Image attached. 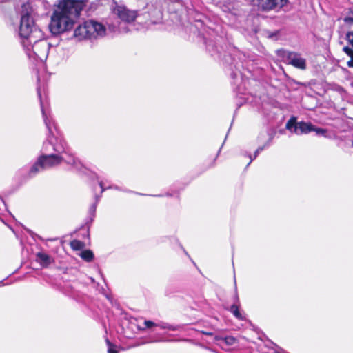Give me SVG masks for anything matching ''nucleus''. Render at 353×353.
Listing matches in <instances>:
<instances>
[{
	"mask_svg": "<svg viewBox=\"0 0 353 353\" xmlns=\"http://www.w3.org/2000/svg\"><path fill=\"white\" fill-rule=\"evenodd\" d=\"M37 95L48 134L47 140L44 141L41 148L42 154L30 168L28 175L30 177L34 176L37 174L57 166L62 162L79 170L81 168V162L71 153L48 110V103L46 101L45 85L41 83L39 76H37Z\"/></svg>",
	"mask_w": 353,
	"mask_h": 353,
	"instance_id": "f257e3e1",
	"label": "nucleus"
},
{
	"mask_svg": "<svg viewBox=\"0 0 353 353\" xmlns=\"http://www.w3.org/2000/svg\"><path fill=\"white\" fill-rule=\"evenodd\" d=\"M83 6V2L78 0L59 1L48 26L50 32L59 35L71 30L74 23V18L80 15Z\"/></svg>",
	"mask_w": 353,
	"mask_h": 353,
	"instance_id": "f03ea898",
	"label": "nucleus"
},
{
	"mask_svg": "<svg viewBox=\"0 0 353 353\" xmlns=\"http://www.w3.org/2000/svg\"><path fill=\"white\" fill-rule=\"evenodd\" d=\"M105 34L106 28L103 23L94 20H88L75 28L73 37L77 41H82L97 39Z\"/></svg>",
	"mask_w": 353,
	"mask_h": 353,
	"instance_id": "7ed1b4c3",
	"label": "nucleus"
},
{
	"mask_svg": "<svg viewBox=\"0 0 353 353\" xmlns=\"http://www.w3.org/2000/svg\"><path fill=\"white\" fill-rule=\"evenodd\" d=\"M19 35L22 46H28L30 39H39L43 37L42 31L35 25L32 15L29 13L23 14L19 28Z\"/></svg>",
	"mask_w": 353,
	"mask_h": 353,
	"instance_id": "20e7f679",
	"label": "nucleus"
},
{
	"mask_svg": "<svg viewBox=\"0 0 353 353\" xmlns=\"http://www.w3.org/2000/svg\"><path fill=\"white\" fill-rule=\"evenodd\" d=\"M23 48L30 59L43 62L47 58L49 44L43 37H40L39 39H30V45Z\"/></svg>",
	"mask_w": 353,
	"mask_h": 353,
	"instance_id": "39448f33",
	"label": "nucleus"
},
{
	"mask_svg": "<svg viewBox=\"0 0 353 353\" xmlns=\"http://www.w3.org/2000/svg\"><path fill=\"white\" fill-rule=\"evenodd\" d=\"M254 5L265 12L279 11L287 5L288 0H251Z\"/></svg>",
	"mask_w": 353,
	"mask_h": 353,
	"instance_id": "423d86ee",
	"label": "nucleus"
},
{
	"mask_svg": "<svg viewBox=\"0 0 353 353\" xmlns=\"http://www.w3.org/2000/svg\"><path fill=\"white\" fill-rule=\"evenodd\" d=\"M154 327H159L161 329L172 331H181L183 330V327L180 325H171L165 322L154 323L152 321L145 319L143 320L142 325H138V329L141 331H145Z\"/></svg>",
	"mask_w": 353,
	"mask_h": 353,
	"instance_id": "0eeeda50",
	"label": "nucleus"
},
{
	"mask_svg": "<svg viewBox=\"0 0 353 353\" xmlns=\"http://www.w3.org/2000/svg\"><path fill=\"white\" fill-rule=\"evenodd\" d=\"M113 13L124 22L130 23L135 20L137 12L127 9L125 6L115 3Z\"/></svg>",
	"mask_w": 353,
	"mask_h": 353,
	"instance_id": "6e6552de",
	"label": "nucleus"
},
{
	"mask_svg": "<svg viewBox=\"0 0 353 353\" xmlns=\"http://www.w3.org/2000/svg\"><path fill=\"white\" fill-rule=\"evenodd\" d=\"M285 57L288 64L300 70H305L306 68V60L300 54L294 52H287Z\"/></svg>",
	"mask_w": 353,
	"mask_h": 353,
	"instance_id": "1a4fd4ad",
	"label": "nucleus"
},
{
	"mask_svg": "<svg viewBox=\"0 0 353 353\" xmlns=\"http://www.w3.org/2000/svg\"><path fill=\"white\" fill-rule=\"evenodd\" d=\"M273 139L274 133L272 131L268 130L261 132L257 138L259 143L265 141L262 146H265V148H268L271 145Z\"/></svg>",
	"mask_w": 353,
	"mask_h": 353,
	"instance_id": "9d476101",
	"label": "nucleus"
},
{
	"mask_svg": "<svg viewBox=\"0 0 353 353\" xmlns=\"http://www.w3.org/2000/svg\"><path fill=\"white\" fill-rule=\"evenodd\" d=\"M313 125L310 123L307 122H299L296 123V126L295 128V134H307L310 132H312Z\"/></svg>",
	"mask_w": 353,
	"mask_h": 353,
	"instance_id": "9b49d317",
	"label": "nucleus"
},
{
	"mask_svg": "<svg viewBox=\"0 0 353 353\" xmlns=\"http://www.w3.org/2000/svg\"><path fill=\"white\" fill-rule=\"evenodd\" d=\"M37 261L39 262L42 267H47L53 262V259L48 254L38 252L37 254Z\"/></svg>",
	"mask_w": 353,
	"mask_h": 353,
	"instance_id": "f8f14e48",
	"label": "nucleus"
},
{
	"mask_svg": "<svg viewBox=\"0 0 353 353\" xmlns=\"http://www.w3.org/2000/svg\"><path fill=\"white\" fill-rule=\"evenodd\" d=\"M229 311L239 320L243 319V317L239 310V305L236 303H234L230 306Z\"/></svg>",
	"mask_w": 353,
	"mask_h": 353,
	"instance_id": "ddd939ff",
	"label": "nucleus"
},
{
	"mask_svg": "<svg viewBox=\"0 0 353 353\" xmlns=\"http://www.w3.org/2000/svg\"><path fill=\"white\" fill-rule=\"evenodd\" d=\"M80 256L84 261L90 262L94 259V254L90 250H85L81 252Z\"/></svg>",
	"mask_w": 353,
	"mask_h": 353,
	"instance_id": "4468645a",
	"label": "nucleus"
},
{
	"mask_svg": "<svg viewBox=\"0 0 353 353\" xmlns=\"http://www.w3.org/2000/svg\"><path fill=\"white\" fill-rule=\"evenodd\" d=\"M343 50L351 58L347 63V65L350 68H353V50L348 46H345Z\"/></svg>",
	"mask_w": 353,
	"mask_h": 353,
	"instance_id": "2eb2a0df",
	"label": "nucleus"
},
{
	"mask_svg": "<svg viewBox=\"0 0 353 353\" xmlns=\"http://www.w3.org/2000/svg\"><path fill=\"white\" fill-rule=\"evenodd\" d=\"M236 343V339L231 336H225L221 339V341H220V344H225L227 345H232Z\"/></svg>",
	"mask_w": 353,
	"mask_h": 353,
	"instance_id": "dca6fc26",
	"label": "nucleus"
},
{
	"mask_svg": "<svg viewBox=\"0 0 353 353\" xmlns=\"http://www.w3.org/2000/svg\"><path fill=\"white\" fill-rule=\"evenodd\" d=\"M83 245V243L79 240H73L70 242V246L74 250H81Z\"/></svg>",
	"mask_w": 353,
	"mask_h": 353,
	"instance_id": "f3484780",
	"label": "nucleus"
},
{
	"mask_svg": "<svg viewBox=\"0 0 353 353\" xmlns=\"http://www.w3.org/2000/svg\"><path fill=\"white\" fill-rule=\"evenodd\" d=\"M99 199H100V196L96 195L95 196V200L96 201L90 206V208L89 209V213H90V216H92V217H94L95 216V212H96V209H97V205L98 202L99 201Z\"/></svg>",
	"mask_w": 353,
	"mask_h": 353,
	"instance_id": "a211bd4d",
	"label": "nucleus"
},
{
	"mask_svg": "<svg viewBox=\"0 0 353 353\" xmlns=\"http://www.w3.org/2000/svg\"><path fill=\"white\" fill-rule=\"evenodd\" d=\"M346 24H353V6L349 9L348 15L343 19Z\"/></svg>",
	"mask_w": 353,
	"mask_h": 353,
	"instance_id": "6ab92c4d",
	"label": "nucleus"
},
{
	"mask_svg": "<svg viewBox=\"0 0 353 353\" xmlns=\"http://www.w3.org/2000/svg\"><path fill=\"white\" fill-rule=\"evenodd\" d=\"M296 123L294 119H290L286 123V128L291 131L292 132L295 133V128L296 126Z\"/></svg>",
	"mask_w": 353,
	"mask_h": 353,
	"instance_id": "aec40b11",
	"label": "nucleus"
},
{
	"mask_svg": "<svg viewBox=\"0 0 353 353\" xmlns=\"http://www.w3.org/2000/svg\"><path fill=\"white\" fill-rule=\"evenodd\" d=\"M265 148V146H259L256 149V150L254 152L253 156H252L251 154H249L248 157L250 159V160L247 166H248L252 163V161L256 158V157L259 154V153L261 151H263Z\"/></svg>",
	"mask_w": 353,
	"mask_h": 353,
	"instance_id": "412c9836",
	"label": "nucleus"
},
{
	"mask_svg": "<svg viewBox=\"0 0 353 353\" xmlns=\"http://www.w3.org/2000/svg\"><path fill=\"white\" fill-rule=\"evenodd\" d=\"M107 345L108 347V353H118V351L117 350V347L114 345L109 339H106L105 340Z\"/></svg>",
	"mask_w": 353,
	"mask_h": 353,
	"instance_id": "4be33fe9",
	"label": "nucleus"
},
{
	"mask_svg": "<svg viewBox=\"0 0 353 353\" xmlns=\"http://www.w3.org/2000/svg\"><path fill=\"white\" fill-rule=\"evenodd\" d=\"M312 132H315L317 135H321V136H325V134L327 132V131L325 130H324L323 128H315L314 125H313Z\"/></svg>",
	"mask_w": 353,
	"mask_h": 353,
	"instance_id": "5701e85b",
	"label": "nucleus"
},
{
	"mask_svg": "<svg viewBox=\"0 0 353 353\" xmlns=\"http://www.w3.org/2000/svg\"><path fill=\"white\" fill-rule=\"evenodd\" d=\"M346 39L347 40L348 43L353 47V31L348 32L346 34Z\"/></svg>",
	"mask_w": 353,
	"mask_h": 353,
	"instance_id": "b1692460",
	"label": "nucleus"
},
{
	"mask_svg": "<svg viewBox=\"0 0 353 353\" xmlns=\"http://www.w3.org/2000/svg\"><path fill=\"white\" fill-rule=\"evenodd\" d=\"M171 341L170 340H166L165 339H163V337H161V336H159L156 339H153L152 340H150V343H159V342H170Z\"/></svg>",
	"mask_w": 353,
	"mask_h": 353,
	"instance_id": "393cba45",
	"label": "nucleus"
},
{
	"mask_svg": "<svg viewBox=\"0 0 353 353\" xmlns=\"http://www.w3.org/2000/svg\"><path fill=\"white\" fill-rule=\"evenodd\" d=\"M99 186L101 189V193L104 192L106 189H111V188L118 189L117 187H112V186H108V187L105 188L103 181H99Z\"/></svg>",
	"mask_w": 353,
	"mask_h": 353,
	"instance_id": "a878e982",
	"label": "nucleus"
},
{
	"mask_svg": "<svg viewBox=\"0 0 353 353\" xmlns=\"http://www.w3.org/2000/svg\"><path fill=\"white\" fill-rule=\"evenodd\" d=\"M235 290L236 291V285H235ZM234 298H235V300H236V302H239V296H238V294L236 292L235 294Z\"/></svg>",
	"mask_w": 353,
	"mask_h": 353,
	"instance_id": "bb28decb",
	"label": "nucleus"
},
{
	"mask_svg": "<svg viewBox=\"0 0 353 353\" xmlns=\"http://www.w3.org/2000/svg\"><path fill=\"white\" fill-rule=\"evenodd\" d=\"M232 78H233V79H234V78H235V77H236V74H232Z\"/></svg>",
	"mask_w": 353,
	"mask_h": 353,
	"instance_id": "cd10ccee",
	"label": "nucleus"
},
{
	"mask_svg": "<svg viewBox=\"0 0 353 353\" xmlns=\"http://www.w3.org/2000/svg\"><path fill=\"white\" fill-rule=\"evenodd\" d=\"M274 353H285V352H278V351H276V352H274Z\"/></svg>",
	"mask_w": 353,
	"mask_h": 353,
	"instance_id": "c85d7f7f",
	"label": "nucleus"
},
{
	"mask_svg": "<svg viewBox=\"0 0 353 353\" xmlns=\"http://www.w3.org/2000/svg\"><path fill=\"white\" fill-rule=\"evenodd\" d=\"M239 92H241V88H238Z\"/></svg>",
	"mask_w": 353,
	"mask_h": 353,
	"instance_id": "c756f323",
	"label": "nucleus"
},
{
	"mask_svg": "<svg viewBox=\"0 0 353 353\" xmlns=\"http://www.w3.org/2000/svg\"><path fill=\"white\" fill-rule=\"evenodd\" d=\"M3 283V281H1L0 283Z\"/></svg>",
	"mask_w": 353,
	"mask_h": 353,
	"instance_id": "7c9ffc66",
	"label": "nucleus"
}]
</instances>
